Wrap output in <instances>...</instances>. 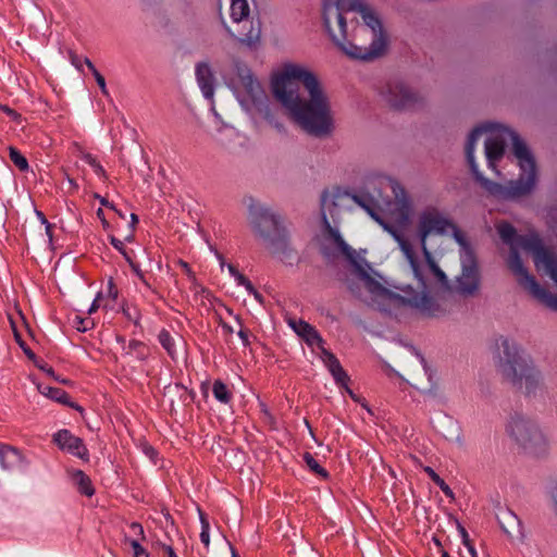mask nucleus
Returning a JSON list of instances; mask_svg holds the SVG:
<instances>
[{
	"label": "nucleus",
	"mask_w": 557,
	"mask_h": 557,
	"mask_svg": "<svg viewBox=\"0 0 557 557\" xmlns=\"http://www.w3.org/2000/svg\"><path fill=\"white\" fill-rule=\"evenodd\" d=\"M422 393L425 394V395H430V396L434 395L433 389H425V391H422Z\"/></svg>",
	"instance_id": "obj_60"
},
{
	"label": "nucleus",
	"mask_w": 557,
	"mask_h": 557,
	"mask_svg": "<svg viewBox=\"0 0 557 557\" xmlns=\"http://www.w3.org/2000/svg\"><path fill=\"white\" fill-rule=\"evenodd\" d=\"M200 520H201L200 541L206 547H208L210 544L209 523L202 515H200Z\"/></svg>",
	"instance_id": "obj_35"
},
{
	"label": "nucleus",
	"mask_w": 557,
	"mask_h": 557,
	"mask_svg": "<svg viewBox=\"0 0 557 557\" xmlns=\"http://www.w3.org/2000/svg\"><path fill=\"white\" fill-rule=\"evenodd\" d=\"M461 273L456 281V289L463 296L473 295L479 288L476 257L468 242L460 245Z\"/></svg>",
	"instance_id": "obj_13"
},
{
	"label": "nucleus",
	"mask_w": 557,
	"mask_h": 557,
	"mask_svg": "<svg viewBox=\"0 0 557 557\" xmlns=\"http://www.w3.org/2000/svg\"><path fill=\"white\" fill-rule=\"evenodd\" d=\"M110 243L112 244V246L117 250L120 251L124 258L131 262V257L128 256V253L126 252L125 250V247H124V244L122 240H120L119 238L114 237V236H111L110 237Z\"/></svg>",
	"instance_id": "obj_37"
},
{
	"label": "nucleus",
	"mask_w": 557,
	"mask_h": 557,
	"mask_svg": "<svg viewBox=\"0 0 557 557\" xmlns=\"http://www.w3.org/2000/svg\"><path fill=\"white\" fill-rule=\"evenodd\" d=\"M129 544L134 552V557H149L147 550L140 545L138 540L129 541Z\"/></svg>",
	"instance_id": "obj_36"
},
{
	"label": "nucleus",
	"mask_w": 557,
	"mask_h": 557,
	"mask_svg": "<svg viewBox=\"0 0 557 557\" xmlns=\"http://www.w3.org/2000/svg\"><path fill=\"white\" fill-rule=\"evenodd\" d=\"M119 290L117 287L113 284L112 280L108 283V296L115 300L117 298Z\"/></svg>",
	"instance_id": "obj_40"
},
{
	"label": "nucleus",
	"mask_w": 557,
	"mask_h": 557,
	"mask_svg": "<svg viewBox=\"0 0 557 557\" xmlns=\"http://www.w3.org/2000/svg\"><path fill=\"white\" fill-rule=\"evenodd\" d=\"M385 232H387L394 240L398 244V247L403 255L405 256L406 260L408 261L410 269L413 273V276L418 281L419 287H421V290L417 293L418 294H426L429 297L431 296V293L434 292L432 283L429 278L428 272L425 270L424 261L420 260L417 256V252L414 250L413 245L403 235V233L395 227L394 225L389 224L384 220V215L376 221Z\"/></svg>",
	"instance_id": "obj_11"
},
{
	"label": "nucleus",
	"mask_w": 557,
	"mask_h": 557,
	"mask_svg": "<svg viewBox=\"0 0 557 557\" xmlns=\"http://www.w3.org/2000/svg\"><path fill=\"white\" fill-rule=\"evenodd\" d=\"M248 224L256 238L261 240L272 255H285L289 248L288 233L283 216L270 207L250 203Z\"/></svg>",
	"instance_id": "obj_9"
},
{
	"label": "nucleus",
	"mask_w": 557,
	"mask_h": 557,
	"mask_svg": "<svg viewBox=\"0 0 557 557\" xmlns=\"http://www.w3.org/2000/svg\"><path fill=\"white\" fill-rule=\"evenodd\" d=\"M443 557H449L448 553L444 552Z\"/></svg>",
	"instance_id": "obj_64"
},
{
	"label": "nucleus",
	"mask_w": 557,
	"mask_h": 557,
	"mask_svg": "<svg viewBox=\"0 0 557 557\" xmlns=\"http://www.w3.org/2000/svg\"><path fill=\"white\" fill-rule=\"evenodd\" d=\"M321 349V359L325 367L331 372L332 376L336 381L337 384L341 386H345L346 391L349 393L350 396H354L352 392L347 387V383L349 381V377L346 373V371L341 366L338 359L333 355L331 351L325 349L323 345L320 347Z\"/></svg>",
	"instance_id": "obj_18"
},
{
	"label": "nucleus",
	"mask_w": 557,
	"mask_h": 557,
	"mask_svg": "<svg viewBox=\"0 0 557 557\" xmlns=\"http://www.w3.org/2000/svg\"><path fill=\"white\" fill-rule=\"evenodd\" d=\"M131 267L133 268V270L135 271V273L137 274V276L139 277V280L147 286V287H150V284L147 282V280L145 278L143 272L139 270V268L134 264L132 261L129 262Z\"/></svg>",
	"instance_id": "obj_41"
},
{
	"label": "nucleus",
	"mask_w": 557,
	"mask_h": 557,
	"mask_svg": "<svg viewBox=\"0 0 557 557\" xmlns=\"http://www.w3.org/2000/svg\"><path fill=\"white\" fill-rule=\"evenodd\" d=\"M9 157L13 164L22 172L28 170L29 165L26 158L14 147L9 148Z\"/></svg>",
	"instance_id": "obj_29"
},
{
	"label": "nucleus",
	"mask_w": 557,
	"mask_h": 557,
	"mask_svg": "<svg viewBox=\"0 0 557 557\" xmlns=\"http://www.w3.org/2000/svg\"><path fill=\"white\" fill-rule=\"evenodd\" d=\"M21 461V454L13 447L0 445V466L3 470H10Z\"/></svg>",
	"instance_id": "obj_23"
},
{
	"label": "nucleus",
	"mask_w": 557,
	"mask_h": 557,
	"mask_svg": "<svg viewBox=\"0 0 557 557\" xmlns=\"http://www.w3.org/2000/svg\"><path fill=\"white\" fill-rule=\"evenodd\" d=\"M388 184L394 194L395 205L399 210L400 221L403 224L409 222L412 213V201L406 189L396 181L388 178Z\"/></svg>",
	"instance_id": "obj_17"
},
{
	"label": "nucleus",
	"mask_w": 557,
	"mask_h": 557,
	"mask_svg": "<svg viewBox=\"0 0 557 557\" xmlns=\"http://www.w3.org/2000/svg\"><path fill=\"white\" fill-rule=\"evenodd\" d=\"M20 345H21V347L23 348L24 352H25L28 357H30V358H33V357H34V354H33L29 349L25 348L23 343H20Z\"/></svg>",
	"instance_id": "obj_56"
},
{
	"label": "nucleus",
	"mask_w": 557,
	"mask_h": 557,
	"mask_svg": "<svg viewBox=\"0 0 557 557\" xmlns=\"http://www.w3.org/2000/svg\"><path fill=\"white\" fill-rule=\"evenodd\" d=\"M271 89L290 120L304 132L318 138L333 133L335 123L330 99L308 67L283 64L272 77Z\"/></svg>",
	"instance_id": "obj_2"
},
{
	"label": "nucleus",
	"mask_w": 557,
	"mask_h": 557,
	"mask_svg": "<svg viewBox=\"0 0 557 557\" xmlns=\"http://www.w3.org/2000/svg\"><path fill=\"white\" fill-rule=\"evenodd\" d=\"M38 215H39V220L42 221V223L46 224V233L47 235L49 236V238L52 237V234H51V225L48 223V221L46 220V218L44 216L42 213L38 212Z\"/></svg>",
	"instance_id": "obj_45"
},
{
	"label": "nucleus",
	"mask_w": 557,
	"mask_h": 557,
	"mask_svg": "<svg viewBox=\"0 0 557 557\" xmlns=\"http://www.w3.org/2000/svg\"><path fill=\"white\" fill-rule=\"evenodd\" d=\"M250 8L247 0L231 1V18L234 23H240L248 18Z\"/></svg>",
	"instance_id": "obj_25"
},
{
	"label": "nucleus",
	"mask_w": 557,
	"mask_h": 557,
	"mask_svg": "<svg viewBox=\"0 0 557 557\" xmlns=\"http://www.w3.org/2000/svg\"><path fill=\"white\" fill-rule=\"evenodd\" d=\"M493 355L498 370L505 377L515 375L516 370L530 360L513 339L504 335L494 339Z\"/></svg>",
	"instance_id": "obj_12"
},
{
	"label": "nucleus",
	"mask_w": 557,
	"mask_h": 557,
	"mask_svg": "<svg viewBox=\"0 0 557 557\" xmlns=\"http://www.w3.org/2000/svg\"><path fill=\"white\" fill-rule=\"evenodd\" d=\"M83 160L89 164L98 176H104V170L102 165L96 160L95 157L87 153L83 157Z\"/></svg>",
	"instance_id": "obj_34"
},
{
	"label": "nucleus",
	"mask_w": 557,
	"mask_h": 557,
	"mask_svg": "<svg viewBox=\"0 0 557 557\" xmlns=\"http://www.w3.org/2000/svg\"><path fill=\"white\" fill-rule=\"evenodd\" d=\"M163 549L166 553L168 557H177L174 549L170 545H163Z\"/></svg>",
	"instance_id": "obj_47"
},
{
	"label": "nucleus",
	"mask_w": 557,
	"mask_h": 557,
	"mask_svg": "<svg viewBox=\"0 0 557 557\" xmlns=\"http://www.w3.org/2000/svg\"><path fill=\"white\" fill-rule=\"evenodd\" d=\"M212 393L215 399L222 404H228L231 401L232 394L222 381L218 380L213 383Z\"/></svg>",
	"instance_id": "obj_27"
},
{
	"label": "nucleus",
	"mask_w": 557,
	"mask_h": 557,
	"mask_svg": "<svg viewBox=\"0 0 557 557\" xmlns=\"http://www.w3.org/2000/svg\"><path fill=\"white\" fill-rule=\"evenodd\" d=\"M123 312H124V314H125L128 319L134 320L135 322H137L138 314L133 315V313H132V311L129 310V308H124V309H123Z\"/></svg>",
	"instance_id": "obj_48"
},
{
	"label": "nucleus",
	"mask_w": 557,
	"mask_h": 557,
	"mask_svg": "<svg viewBox=\"0 0 557 557\" xmlns=\"http://www.w3.org/2000/svg\"><path fill=\"white\" fill-rule=\"evenodd\" d=\"M507 434L527 453L534 456H544L549 450V441L539 425L528 417L515 412L510 416Z\"/></svg>",
	"instance_id": "obj_10"
},
{
	"label": "nucleus",
	"mask_w": 557,
	"mask_h": 557,
	"mask_svg": "<svg viewBox=\"0 0 557 557\" xmlns=\"http://www.w3.org/2000/svg\"><path fill=\"white\" fill-rule=\"evenodd\" d=\"M350 201L361 207L375 222L384 215L391 205L374 182H370L366 188L355 194L341 189L325 190L321 196L322 221L331 219L336 222L342 209L346 208Z\"/></svg>",
	"instance_id": "obj_7"
},
{
	"label": "nucleus",
	"mask_w": 557,
	"mask_h": 557,
	"mask_svg": "<svg viewBox=\"0 0 557 557\" xmlns=\"http://www.w3.org/2000/svg\"><path fill=\"white\" fill-rule=\"evenodd\" d=\"M84 63L87 65L91 73H94V70H97L94 63L88 58L84 59Z\"/></svg>",
	"instance_id": "obj_50"
},
{
	"label": "nucleus",
	"mask_w": 557,
	"mask_h": 557,
	"mask_svg": "<svg viewBox=\"0 0 557 557\" xmlns=\"http://www.w3.org/2000/svg\"><path fill=\"white\" fill-rule=\"evenodd\" d=\"M238 40L250 49H257L261 40V23L259 20L251 21L247 33H244Z\"/></svg>",
	"instance_id": "obj_21"
},
{
	"label": "nucleus",
	"mask_w": 557,
	"mask_h": 557,
	"mask_svg": "<svg viewBox=\"0 0 557 557\" xmlns=\"http://www.w3.org/2000/svg\"><path fill=\"white\" fill-rule=\"evenodd\" d=\"M98 86L100 87L101 89V92L104 95V96H109V91H108V88H107V85H106V79L104 77L100 74V72L98 70H94V73H92Z\"/></svg>",
	"instance_id": "obj_38"
},
{
	"label": "nucleus",
	"mask_w": 557,
	"mask_h": 557,
	"mask_svg": "<svg viewBox=\"0 0 557 557\" xmlns=\"http://www.w3.org/2000/svg\"><path fill=\"white\" fill-rule=\"evenodd\" d=\"M238 336L243 339L244 344H247V343H248V336H247L246 331L240 330V331L238 332Z\"/></svg>",
	"instance_id": "obj_53"
},
{
	"label": "nucleus",
	"mask_w": 557,
	"mask_h": 557,
	"mask_svg": "<svg viewBox=\"0 0 557 557\" xmlns=\"http://www.w3.org/2000/svg\"><path fill=\"white\" fill-rule=\"evenodd\" d=\"M74 485L78 492L87 497H91L95 494V488L88 475L81 470H75L71 474Z\"/></svg>",
	"instance_id": "obj_24"
},
{
	"label": "nucleus",
	"mask_w": 557,
	"mask_h": 557,
	"mask_svg": "<svg viewBox=\"0 0 557 557\" xmlns=\"http://www.w3.org/2000/svg\"><path fill=\"white\" fill-rule=\"evenodd\" d=\"M288 325L306 341L309 346H318L319 348L323 345V339L318 331L304 320L289 319Z\"/></svg>",
	"instance_id": "obj_20"
},
{
	"label": "nucleus",
	"mask_w": 557,
	"mask_h": 557,
	"mask_svg": "<svg viewBox=\"0 0 557 557\" xmlns=\"http://www.w3.org/2000/svg\"><path fill=\"white\" fill-rule=\"evenodd\" d=\"M423 470L447 497H450V498L454 497L453 490L445 483V481L431 467H424Z\"/></svg>",
	"instance_id": "obj_28"
},
{
	"label": "nucleus",
	"mask_w": 557,
	"mask_h": 557,
	"mask_svg": "<svg viewBox=\"0 0 557 557\" xmlns=\"http://www.w3.org/2000/svg\"><path fill=\"white\" fill-rule=\"evenodd\" d=\"M53 442L58 447L81 459H88V449L82 438L73 435L69 430H60L53 435Z\"/></svg>",
	"instance_id": "obj_16"
},
{
	"label": "nucleus",
	"mask_w": 557,
	"mask_h": 557,
	"mask_svg": "<svg viewBox=\"0 0 557 557\" xmlns=\"http://www.w3.org/2000/svg\"><path fill=\"white\" fill-rule=\"evenodd\" d=\"M97 215L101 219L103 226H104V227H108V226H109V223H108V222H107V220L103 218V211H102V209H98V211H97Z\"/></svg>",
	"instance_id": "obj_51"
},
{
	"label": "nucleus",
	"mask_w": 557,
	"mask_h": 557,
	"mask_svg": "<svg viewBox=\"0 0 557 557\" xmlns=\"http://www.w3.org/2000/svg\"><path fill=\"white\" fill-rule=\"evenodd\" d=\"M323 24L335 46L347 57L373 60L386 47L382 23L360 0H324Z\"/></svg>",
	"instance_id": "obj_4"
},
{
	"label": "nucleus",
	"mask_w": 557,
	"mask_h": 557,
	"mask_svg": "<svg viewBox=\"0 0 557 557\" xmlns=\"http://www.w3.org/2000/svg\"><path fill=\"white\" fill-rule=\"evenodd\" d=\"M232 557H239L234 548H232Z\"/></svg>",
	"instance_id": "obj_61"
},
{
	"label": "nucleus",
	"mask_w": 557,
	"mask_h": 557,
	"mask_svg": "<svg viewBox=\"0 0 557 557\" xmlns=\"http://www.w3.org/2000/svg\"><path fill=\"white\" fill-rule=\"evenodd\" d=\"M47 372H48L49 374H53V370H52L51 368H49V369L47 370Z\"/></svg>",
	"instance_id": "obj_63"
},
{
	"label": "nucleus",
	"mask_w": 557,
	"mask_h": 557,
	"mask_svg": "<svg viewBox=\"0 0 557 557\" xmlns=\"http://www.w3.org/2000/svg\"><path fill=\"white\" fill-rule=\"evenodd\" d=\"M458 529L460 531L463 544L466 546H469L470 545V540H469V535H468L467 531L460 524H458Z\"/></svg>",
	"instance_id": "obj_43"
},
{
	"label": "nucleus",
	"mask_w": 557,
	"mask_h": 557,
	"mask_svg": "<svg viewBox=\"0 0 557 557\" xmlns=\"http://www.w3.org/2000/svg\"><path fill=\"white\" fill-rule=\"evenodd\" d=\"M304 461L306 462L307 467L314 473L323 478L327 476L326 470L319 465V462L314 459V457L311 454L306 453L304 455Z\"/></svg>",
	"instance_id": "obj_31"
},
{
	"label": "nucleus",
	"mask_w": 557,
	"mask_h": 557,
	"mask_svg": "<svg viewBox=\"0 0 557 557\" xmlns=\"http://www.w3.org/2000/svg\"><path fill=\"white\" fill-rule=\"evenodd\" d=\"M99 298H100V294L97 296V298L92 301L91 306L89 307V309L87 311L88 314H92V313H95L98 310V308H99V304H98Z\"/></svg>",
	"instance_id": "obj_46"
},
{
	"label": "nucleus",
	"mask_w": 557,
	"mask_h": 557,
	"mask_svg": "<svg viewBox=\"0 0 557 557\" xmlns=\"http://www.w3.org/2000/svg\"><path fill=\"white\" fill-rule=\"evenodd\" d=\"M75 329L79 332H86L94 327L95 323L92 320L76 315L73 320Z\"/></svg>",
	"instance_id": "obj_33"
},
{
	"label": "nucleus",
	"mask_w": 557,
	"mask_h": 557,
	"mask_svg": "<svg viewBox=\"0 0 557 557\" xmlns=\"http://www.w3.org/2000/svg\"><path fill=\"white\" fill-rule=\"evenodd\" d=\"M0 110L13 119H17L20 116L13 109L9 108L5 104H0Z\"/></svg>",
	"instance_id": "obj_42"
},
{
	"label": "nucleus",
	"mask_w": 557,
	"mask_h": 557,
	"mask_svg": "<svg viewBox=\"0 0 557 557\" xmlns=\"http://www.w3.org/2000/svg\"><path fill=\"white\" fill-rule=\"evenodd\" d=\"M124 350L127 355H134L139 360L147 359L149 355L148 347L140 341L133 339L128 343Z\"/></svg>",
	"instance_id": "obj_26"
},
{
	"label": "nucleus",
	"mask_w": 557,
	"mask_h": 557,
	"mask_svg": "<svg viewBox=\"0 0 557 557\" xmlns=\"http://www.w3.org/2000/svg\"><path fill=\"white\" fill-rule=\"evenodd\" d=\"M349 289L351 290V293H352L355 296H357V297H359V298H362V297H363L362 293H361L359 289L355 288L352 284H351V285H349Z\"/></svg>",
	"instance_id": "obj_52"
},
{
	"label": "nucleus",
	"mask_w": 557,
	"mask_h": 557,
	"mask_svg": "<svg viewBox=\"0 0 557 557\" xmlns=\"http://www.w3.org/2000/svg\"><path fill=\"white\" fill-rule=\"evenodd\" d=\"M129 528L138 536V539H137L138 541L139 540L144 541L146 539L144 528H143V525L140 523L132 522Z\"/></svg>",
	"instance_id": "obj_39"
},
{
	"label": "nucleus",
	"mask_w": 557,
	"mask_h": 557,
	"mask_svg": "<svg viewBox=\"0 0 557 557\" xmlns=\"http://www.w3.org/2000/svg\"><path fill=\"white\" fill-rule=\"evenodd\" d=\"M131 218H132V226H134L136 223H138V218H137V215H136V214H134V213H133V214L131 215Z\"/></svg>",
	"instance_id": "obj_59"
},
{
	"label": "nucleus",
	"mask_w": 557,
	"mask_h": 557,
	"mask_svg": "<svg viewBox=\"0 0 557 557\" xmlns=\"http://www.w3.org/2000/svg\"><path fill=\"white\" fill-rule=\"evenodd\" d=\"M215 256L218 258V260L220 261V265L221 268H224L225 265L227 267L223 256L221 253H219L218 251H215Z\"/></svg>",
	"instance_id": "obj_54"
},
{
	"label": "nucleus",
	"mask_w": 557,
	"mask_h": 557,
	"mask_svg": "<svg viewBox=\"0 0 557 557\" xmlns=\"http://www.w3.org/2000/svg\"><path fill=\"white\" fill-rule=\"evenodd\" d=\"M507 516H508L510 519H512V520H515V519H516V517H515V516H512L510 512H508V513H507Z\"/></svg>",
	"instance_id": "obj_62"
},
{
	"label": "nucleus",
	"mask_w": 557,
	"mask_h": 557,
	"mask_svg": "<svg viewBox=\"0 0 557 557\" xmlns=\"http://www.w3.org/2000/svg\"><path fill=\"white\" fill-rule=\"evenodd\" d=\"M97 198L100 200V203H101L102 206H106V207H108V208L114 209L113 203H110L106 198L100 197V196H97Z\"/></svg>",
	"instance_id": "obj_49"
},
{
	"label": "nucleus",
	"mask_w": 557,
	"mask_h": 557,
	"mask_svg": "<svg viewBox=\"0 0 557 557\" xmlns=\"http://www.w3.org/2000/svg\"><path fill=\"white\" fill-rule=\"evenodd\" d=\"M323 225L327 234L326 239L332 242L339 252L354 265L357 278L373 299H382L396 307L408 306L429 317H436L442 313L440 305L433 297H429L425 293L418 294L409 285L400 288L403 294L388 290L375 278L376 272L366 258L344 240L339 231L331 225L329 219H324Z\"/></svg>",
	"instance_id": "obj_5"
},
{
	"label": "nucleus",
	"mask_w": 557,
	"mask_h": 557,
	"mask_svg": "<svg viewBox=\"0 0 557 557\" xmlns=\"http://www.w3.org/2000/svg\"><path fill=\"white\" fill-rule=\"evenodd\" d=\"M380 95L391 108L396 110L413 109L421 101L419 95L399 79L388 81L381 88Z\"/></svg>",
	"instance_id": "obj_14"
},
{
	"label": "nucleus",
	"mask_w": 557,
	"mask_h": 557,
	"mask_svg": "<svg viewBox=\"0 0 557 557\" xmlns=\"http://www.w3.org/2000/svg\"><path fill=\"white\" fill-rule=\"evenodd\" d=\"M468 549H469V553L471 554L472 557H476V552L474 549V547L470 544L469 546H467Z\"/></svg>",
	"instance_id": "obj_58"
},
{
	"label": "nucleus",
	"mask_w": 557,
	"mask_h": 557,
	"mask_svg": "<svg viewBox=\"0 0 557 557\" xmlns=\"http://www.w3.org/2000/svg\"><path fill=\"white\" fill-rule=\"evenodd\" d=\"M506 379L528 396L536 395L543 388L542 374L531 359L518 368L515 375H508Z\"/></svg>",
	"instance_id": "obj_15"
},
{
	"label": "nucleus",
	"mask_w": 557,
	"mask_h": 557,
	"mask_svg": "<svg viewBox=\"0 0 557 557\" xmlns=\"http://www.w3.org/2000/svg\"><path fill=\"white\" fill-rule=\"evenodd\" d=\"M510 248L507 264L518 283L537 301L557 311V256L536 233L518 235L508 222L496 225Z\"/></svg>",
	"instance_id": "obj_3"
},
{
	"label": "nucleus",
	"mask_w": 557,
	"mask_h": 557,
	"mask_svg": "<svg viewBox=\"0 0 557 557\" xmlns=\"http://www.w3.org/2000/svg\"><path fill=\"white\" fill-rule=\"evenodd\" d=\"M159 343L166 350V352L174 358L175 356V343L174 338L166 330H162L158 335Z\"/></svg>",
	"instance_id": "obj_30"
},
{
	"label": "nucleus",
	"mask_w": 557,
	"mask_h": 557,
	"mask_svg": "<svg viewBox=\"0 0 557 557\" xmlns=\"http://www.w3.org/2000/svg\"><path fill=\"white\" fill-rule=\"evenodd\" d=\"M222 327H223V330H224L226 333H228V334H232V333H233V329H232V326H230L228 324L223 323V324H222Z\"/></svg>",
	"instance_id": "obj_55"
},
{
	"label": "nucleus",
	"mask_w": 557,
	"mask_h": 557,
	"mask_svg": "<svg viewBox=\"0 0 557 557\" xmlns=\"http://www.w3.org/2000/svg\"><path fill=\"white\" fill-rule=\"evenodd\" d=\"M466 157L476 182L494 198L518 199L535 189L534 157L518 134L504 125L485 123L473 128Z\"/></svg>",
	"instance_id": "obj_1"
},
{
	"label": "nucleus",
	"mask_w": 557,
	"mask_h": 557,
	"mask_svg": "<svg viewBox=\"0 0 557 557\" xmlns=\"http://www.w3.org/2000/svg\"><path fill=\"white\" fill-rule=\"evenodd\" d=\"M195 74L202 95L207 99H212L214 95V77L210 65L206 62L197 63Z\"/></svg>",
	"instance_id": "obj_19"
},
{
	"label": "nucleus",
	"mask_w": 557,
	"mask_h": 557,
	"mask_svg": "<svg viewBox=\"0 0 557 557\" xmlns=\"http://www.w3.org/2000/svg\"><path fill=\"white\" fill-rule=\"evenodd\" d=\"M231 84L245 111L251 114L259 113L277 133L286 135L287 129L284 123L278 121L271 112L261 84L246 64L235 63V75Z\"/></svg>",
	"instance_id": "obj_8"
},
{
	"label": "nucleus",
	"mask_w": 557,
	"mask_h": 557,
	"mask_svg": "<svg viewBox=\"0 0 557 557\" xmlns=\"http://www.w3.org/2000/svg\"><path fill=\"white\" fill-rule=\"evenodd\" d=\"M180 263H181L182 268L184 269V271H186V273L189 274L190 273L189 265L184 261H180Z\"/></svg>",
	"instance_id": "obj_57"
},
{
	"label": "nucleus",
	"mask_w": 557,
	"mask_h": 557,
	"mask_svg": "<svg viewBox=\"0 0 557 557\" xmlns=\"http://www.w3.org/2000/svg\"><path fill=\"white\" fill-rule=\"evenodd\" d=\"M250 295L255 297L259 302H262V296L261 294L253 287L251 284V288H245Z\"/></svg>",
	"instance_id": "obj_44"
},
{
	"label": "nucleus",
	"mask_w": 557,
	"mask_h": 557,
	"mask_svg": "<svg viewBox=\"0 0 557 557\" xmlns=\"http://www.w3.org/2000/svg\"><path fill=\"white\" fill-rule=\"evenodd\" d=\"M38 389L44 396H46L50 399H53L60 404L69 405L77 410L82 409L79 406L72 404L70 401V397H69L67 393L59 387H52V386L40 384V385H38Z\"/></svg>",
	"instance_id": "obj_22"
},
{
	"label": "nucleus",
	"mask_w": 557,
	"mask_h": 557,
	"mask_svg": "<svg viewBox=\"0 0 557 557\" xmlns=\"http://www.w3.org/2000/svg\"><path fill=\"white\" fill-rule=\"evenodd\" d=\"M227 270L238 285L245 288H251V282L245 275H243L233 264H227Z\"/></svg>",
	"instance_id": "obj_32"
},
{
	"label": "nucleus",
	"mask_w": 557,
	"mask_h": 557,
	"mask_svg": "<svg viewBox=\"0 0 557 557\" xmlns=\"http://www.w3.org/2000/svg\"><path fill=\"white\" fill-rule=\"evenodd\" d=\"M451 234L458 245H465L467 240L465 234L456 226V224L443 213L436 206H426L418 212L416 222V235L419 239L420 248L423 253V261L433 289L435 286L440 288H448V280L446 274L435 262L432 252L428 247V238L431 235Z\"/></svg>",
	"instance_id": "obj_6"
}]
</instances>
